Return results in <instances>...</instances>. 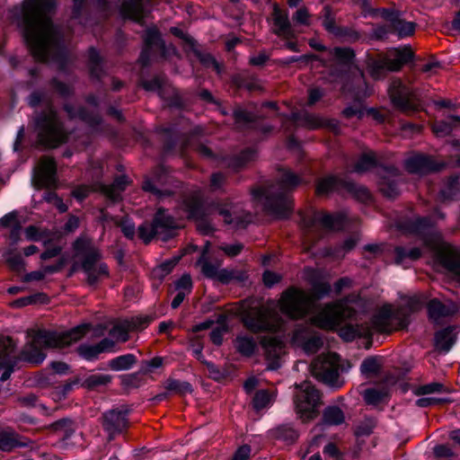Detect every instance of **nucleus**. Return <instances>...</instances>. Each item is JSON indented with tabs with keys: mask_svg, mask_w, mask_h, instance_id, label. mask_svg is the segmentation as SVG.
<instances>
[{
	"mask_svg": "<svg viewBox=\"0 0 460 460\" xmlns=\"http://www.w3.org/2000/svg\"><path fill=\"white\" fill-rule=\"evenodd\" d=\"M128 409L123 405L106 411L102 414V425L110 440L121 434L128 426Z\"/></svg>",
	"mask_w": 460,
	"mask_h": 460,
	"instance_id": "f3484780",
	"label": "nucleus"
},
{
	"mask_svg": "<svg viewBox=\"0 0 460 460\" xmlns=\"http://www.w3.org/2000/svg\"><path fill=\"white\" fill-rule=\"evenodd\" d=\"M427 307L429 319L436 323H439L442 318L450 316L457 311V306L454 303L442 304L437 298L431 299Z\"/></svg>",
	"mask_w": 460,
	"mask_h": 460,
	"instance_id": "a878e982",
	"label": "nucleus"
},
{
	"mask_svg": "<svg viewBox=\"0 0 460 460\" xmlns=\"http://www.w3.org/2000/svg\"><path fill=\"white\" fill-rule=\"evenodd\" d=\"M274 400V394L270 393L267 390H260L258 391L253 398V407L256 410H261L267 406H269L272 401Z\"/></svg>",
	"mask_w": 460,
	"mask_h": 460,
	"instance_id": "09e8293b",
	"label": "nucleus"
},
{
	"mask_svg": "<svg viewBox=\"0 0 460 460\" xmlns=\"http://www.w3.org/2000/svg\"><path fill=\"white\" fill-rule=\"evenodd\" d=\"M56 0H23L13 10L15 21L34 58L62 63L66 57L62 34L52 22Z\"/></svg>",
	"mask_w": 460,
	"mask_h": 460,
	"instance_id": "f257e3e1",
	"label": "nucleus"
},
{
	"mask_svg": "<svg viewBox=\"0 0 460 460\" xmlns=\"http://www.w3.org/2000/svg\"><path fill=\"white\" fill-rule=\"evenodd\" d=\"M376 165V155L373 152L363 154L356 163L353 171L358 173L366 172Z\"/></svg>",
	"mask_w": 460,
	"mask_h": 460,
	"instance_id": "37998d69",
	"label": "nucleus"
},
{
	"mask_svg": "<svg viewBox=\"0 0 460 460\" xmlns=\"http://www.w3.org/2000/svg\"><path fill=\"white\" fill-rule=\"evenodd\" d=\"M322 346V338L319 335L313 333L299 348H301L306 354H313L317 352Z\"/></svg>",
	"mask_w": 460,
	"mask_h": 460,
	"instance_id": "603ef678",
	"label": "nucleus"
},
{
	"mask_svg": "<svg viewBox=\"0 0 460 460\" xmlns=\"http://www.w3.org/2000/svg\"><path fill=\"white\" fill-rule=\"evenodd\" d=\"M386 66L383 59L373 61L368 66V72L375 79H379L384 76Z\"/></svg>",
	"mask_w": 460,
	"mask_h": 460,
	"instance_id": "13d9d810",
	"label": "nucleus"
},
{
	"mask_svg": "<svg viewBox=\"0 0 460 460\" xmlns=\"http://www.w3.org/2000/svg\"><path fill=\"white\" fill-rule=\"evenodd\" d=\"M111 381V376L109 375H93L86 379V384L89 387H96L98 385H104Z\"/></svg>",
	"mask_w": 460,
	"mask_h": 460,
	"instance_id": "680f3d73",
	"label": "nucleus"
},
{
	"mask_svg": "<svg viewBox=\"0 0 460 460\" xmlns=\"http://www.w3.org/2000/svg\"><path fill=\"white\" fill-rule=\"evenodd\" d=\"M394 255L395 262L397 264H403L406 259H410L411 261L419 259L421 255V251L419 248L406 250L405 248L399 246L394 249Z\"/></svg>",
	"mask_w": 460,
	"mask_h": 460,
	"instance_id": "a18cd8bd",
	"label": "nucleus"
},
{
	"mask_svg": "<svg viewBox=\"0 0 460 460\" xmlns=\"http://www.w3.org/2000/svg\"><path fill=\"white\" fill-rule=\"evenodd\" d=\"M145 46L148 48L159 47L164 48V42L162 41L159 31L155 27L148 28L145 33Z\"/></svg>",
	"mask_w": 460,
	"mask_h": 460,
	"instance_id": "3c124183",
	"label": "nucleus"
},
{
	"mask_svg": "<svg viewBox=\"0 0 460 460\" xmlns=\"http://www.w3.org/2000/svg\"><path fill=\"white\" fill-rule=\"evenodd\" d=\"M178 225L164 208H159L154 217L153 224L144 223L138 226V236L145 243H149L154 236L164 241L170 239Z\"/></svg>",
	"mask_w": 460,
	"mask_h": 460,
	"instance_id": "9b49d317",
	"label": "nucleus"
},
{
	"mask_svg": "<svg viewBox=\"0 0 460 460\" xmlns=\"http://www.w3.org/2000/svg\"><path fill=\"white\" fill-rule=\"evenodd\" d=\"M128 183V181L126 176H119L111 185L103 186L102 191L110 199L117 201L120 199L121 192L125 190Z\"/></svg>",
	"mask_w": 460,
	"mask_h": 460,
	"instance_id": "72a5a7b5",
	"label": "nucleus"
},
{
	"mask_svg": "<svg viewBox=\"0 0 460 460\" xmlns=\"http://www.w3.org/2000/svg\"><path fill=\"white\" fill-rule=\"evenodd\" d=\"M400 13H401L399 11L392 8H377L373 12L374 15H378L385 21L389 22L390 25L394 22Z\"/></svg>",
	"mask_w": 460,
	"mask_h": 460,
	"instance_id": "bf43d9fd",
	"label": "nucleus"
},
{
	"mask_svg": "<svg viewBox=\"0 0 460 460\" xmlns=\"http://www.w3.org/2000/svg\"><path fill=\"white\" fill-rule=\"evenodd\" d=\"M346 215L329 214L314 211L301 215L300 226L303 231L304 243L310 246L323 236L326 231H338L345 226Z\"/></svg>",
	"mask_w": 460,
	"mask_h": 460,
	"instance_id": "423d86ee",
	"label": "nucleus"
},
{
	"mask_svg": "<svg viewBox=\"0 0 460 460\" xmlns=\"http://www.w3.org/2000/svg\"><path fill=\"white\" fill-rule=\"evenodd\" d=\"M86 325L76 326L66 332L38 331L31 341L24 346L22 358L31 364H40L46 358L43 349L65 348L79 341L85 333Z\"/></svg>",
	"mask_w": 460,
	"mask_h": 460,
	"instance_id": "20e7f679",
	"label": "nucleus"
},
{
	"mask_svg": "<svg viewBox=\"0 0 460 460\" xmlns=\"http://www.w3.org/2000/svg\"><path fill=\"white\" fill-rule=\"evenodd\" d=\"M14 432L0 431V451L9 452L15 447H24Z\"/></svg>",
	"mask_w": 460,
	"mask_h": 460,
	"instance_id": "79ce46f5",
	"label": "nucleus"
},
{
	"mask_svg": "<svg viewBox=\"0 0 460 460\" xmlns=\"http://www.w3.org/2000/svg\"><path fill=\"white\" fill-rule=\"evenodd\" d=\"M278 432L279 437L288 442H294L298 438V432L289 424L280 426Z\"/></svg>",
	"mask_w": 460,
	"mask_h": 460,
	"instance_id": "4d7b16f0",
	"label": "nucleus"
},
{
	"mask_svg": "<svg viewBox=\"0 0 460 460\" xmlns=\"http://www.w3.org/2000/svg\"><path fill=\"white\" fill-rule=\"evenodd\" d=\"M304 182L305 181L301 175L289 169H279L276 184L267 189L254 190L252 195L262 203L270 215L277 218H286L293 209L290 193Z\"/></svg>",
	"mask_w": 460,
	"mask_h": 460,
	"instance_id": "f03ea898",
	"label": "nucleus"
},
{
	"mask_svg": "<svg viewBox=\"0 0 460 460\" xmlns=\"http://www.w3.org/2000/svg\"><path fill=\"white\" fill-rule=\"evenodd\" d=\"M374 332H390L404 326V320L393 310L391 305H384L372 317L370 324H367Z\"/></svg>",
	"mask_w": 460,
	"mask_h": 460,
	"instance_id": "dca6fc26",
	"label": "nucleus"
},
{
	"mask_svg": "<svg viewBox=\"0 0 460 460\" xmlns=\"http://www.w3.org/2000/svg\"><path fill=\"white\" fill-rule=\"evenodd\" d=\"M148 0H122L120 11L122 14L139 22L146 16V4Z\"/></svg>",
	"mask_w": 460,
	"mask_h": 460,
	"instance_id": "c85d7f7f",
	"label": "nucleus"
},
{
	"mask_svg": "<svg viewBox=\"0 0 460 460\" xmlns=\"http://www.w3.org/2000/svg\"><path fill=\"white\" fill-rule=\"evenodd\" d=\"M333 60L342 66H349L355 58V53L350 48L337 47L329 51Z\"/></svg>",
	"mask_w": 460,
	"mask_h": 460,
	"instance_id": "ea45409f",
	"label": "nucleus"
},
{
	"mask_svg": "<svg viewBox=\"0 0 460 460\" xmlns=\"http://www.w3.org/2000/svg\"><path fill=\"white\" fill-rule=\"evenodd\" d=\"M14 343L9 337H0V369H4L0 380L6 381L13 371L16 358L13 355Z\"/></svg>",
	"mask_w": 460,
	"mask_h": 460,
	"instance_id": "aec40b11",
	"label": "nucleus"
},
{
	"mask_svg": "<svg viewBox=\"0 0 460 460\" xmlns=\"http://www.w3.org/2000/svg\"><path fill=\"white\" fill-rule=\"evenodd\" d=\"M405 168L409 172L425 174L437 172L441 165L437 164L430 156L425 155H415L404 162Z\"/></svg>",
	"mask_w": 460,
	"mask_h": 460,
	"instance_id": "b1692460",
	"label": "nucleus"
},
{
	"mask_svg": "<svg viewBox=\"0 0 460 460\" xmlns=\"http://www.w3.org/2000/svg\"><path fill=\"white\" fill-rule=\"evenodd\" d=\"M130 327L128 319L116 323L109 332L111 337L118 341L125 342L128 340Z\"/></svg>",
	"mask_w": 460,
	"mask_h": 460,
	"instance_id": "c03bdc74",
	"label": "nucleus"
},
{
	"mask_svg": "<svg viewBox=\"0 0 460 460\" xmlns=\"http://www.w3.org/2000/svg\"><path fill=\"white\" fill-rule=\"evenodd\" d=\"M245 327L253 332L276 331L280 326V317L275 309L269 305L253 308L243 316Z\"/></svg>",
	"mask_w": 460,
	"mask_h": 460,
	"instance_id": "f8f14e48",
	"label": "nucleus"
},
{
	"mask_svg": "<svg viewBox=\"0 0 460 460\" xmlns=\"http://www.w3.org/2000/svg\"><path fill=\"white\" fill-rule=\"evenodd\" d=\"M57 164L53 158L43 157L34 169L33 181L39 188H51L56 185Z\"/></svg>",
	"mask_w": 460,
	"mask_h": 460,
	"instance_id": "6ab92c4d",
	"label": "nucleus"
},
{
	"mask_svg": "<svg viewBox=\"0 0 460 460\" xmlns=\"http://www.w3.org/2000/svg\"><path fill=\"white\" fill-rule=\"evenodd\" d=\"M376 424L373 420H366L359 423L355 430V435L359 437L369 436L375 428Z\"/></svg>",
	"mask_w": 460,
	"mask_h": 460,
	"instance_id": "052dcab7",
	"label": "nucleus"
},
{
	"mask_svg": "<svg viewBox=\"0 0 460 460\" xmlns=\"http://www.w3.org/2000/svg\"><path fill=\"white\" fill-rule=\"evenodd\" d=\"M386 393L376 388L366 389L363 393V398L367 404L376 405L381 402Z\"/></svg>",
	"mask_w": 460,
	"mask_h": 460,
	"instance_id": "864d4df0",
	"label": "nucleus"
},
{
	"mask_svg": "<svg viewBox=\"0 0 460 460\" xmlns=\"http://www.w3.org/2000/svg\"><path fill=\"white\" fill-rule=\"evenodd\" d=\"M266 359L269 361L268 369L275 370L279 367V358L284 354V343L277 337H264L261 341Z\"/></svg>",
	"mask_w": 460,
	"mask_h": 460,
	"instance_id": "4be33fe9",
	"label": "nucleus"
},
{
	"mask_svg": "<svg viewBox=\"0 0 460 460\" xmlns=\"http://www.w3.org/2000/svg\"><path fill=\"white\" fill-rule=\"evenodd\" d=\"M444 391V385L438 382H432L427 385H420L416 388L415 394L417 395H424L434 393H441Z\"/></svg>",
	"mask_w": 460,
	"mask_h": 460,
	"instance_id": "6e6d98bb",
	"label": "nucleus"
},
{
	"mask_svg": "<svg viewBox=\"0 0 460 460\" xmlns=\"http://www.w3.org/2000/svg\"><path fill=\"white\" fill-rule=\"evenodd\" d=\"M89 68L93 77L100 78L102 75V64L99 52L91 48L88 51Z\"/></svg>",
	"mask_w": 460,
	"mask_h": 460,
	"instance_id": "49530a36",
	"label": "nucleus"
},
{
	"mask_svg": "<svg viewBox=\"0 0 460 460\" xmlns=\"http://www.w3.org/2000/svg\"><path fill=\"white\" fill-rule=\"evenodd\" d=\"M339 334L344 341H350L357 337H370L372 332L368 326L349 324L341 327Z\"/></svg>",
	"mask_w": 460,
	"mask_h": 460,
	"instance_id": "2f4dec72",
	"label": "nucleus"
},
{
	"mask_svg": "<svg viewBox=\"0 0 460 460\" xmlns=\"http://www.w3.org/2000/svg\"><path fill=\"white\" fill-rule=\"evenodd\" d=\"M55 431H59L64 434V438H70L75 432V425L70 419H61L55 421L52 425Z\"/></svg>",
	"mask_w": 460,
	"mask_h": 460,
	"instance_id": "8fccbe9b",
	"label": "nucleus"
},
{
	"mask_svg": "<svg viewBox=\"0 0 460 460\" xmlns=\"http://www.w3.org/2000/svg\"><path fill=\"white\" fill-rule=\"evenodd\" d=\"M64 110L71 119H79L90 126L98 125L101 121L100 116L94 111L86 112L84 109H75L72 104H66Z\"/></svg>",
	"mask_w": 460,
	"mask_h": 460,
	"instance_id": "c756f323",
	"label": "nucleus"
},
{
	"mask_svg": "<svg viewBox=\"0 0 460 460\" xmlns=\"http://www.w3.org/2000/svg\"><path fill=\"white\" fill-rule=\"evenodd\" d=\"M459 195V181L457 176L448 179L440 190L439 199L443 201L456 199Z\"/></svg>",
	"mask_w": 460,
	"mask_h": 460,
	"instance_id": "58836bf2",
	"label": "nucleus"
},
{
	"mask_svg": "<svg viewBox=\"0 0 460 460\" xmlns=\"http://www.w3.org/2000/svg\"><path fill=\"white\" fill-rule=\"evenodd\" d=\"M341 188H344L349 192H352L362 201H367L370 199V193L365 187L341 181L335 176H328L321 179L317 183L316 192L318 195H323L339 190Z\"/></svg>",
	"mask_w": 460,
	"mask_h": 460,
	"instance_id": "a211bd4d",
	"label": "nucleus"
},
{
	"mask_svg": "<svg viewBox=\"0 0 460 460\" xmlns=\"http://www.w3.org/2000/svg\"><path fill=\"white\" fill-rule=\"evenodd\" d=\"M137 363L134 354H125L108 361L107 366L113 371H125L130 369Z\"/></svg>",
	"mask_w": 460,
	"mask_h": 460,
	"instance_id": "f704fd0d",
	"label": "nucleus"
},
{
	"mask_svg": "<svg viewBox=\"0 0 460 460\" xmlns=\"http://www.w3.org/2000/svg\"><path fill=\"white\" fill-rule=\"evenodd\" d=\"M381 369L379 358L368 357L363 360L360 366V371L364 376H369L378 374Z\"/></svg>",
	"mask_w": 460,
	"mask_h": 460,
	"instance_id": "de8ad7c7",
	"label": "nucleus"
},
{
	"mask_svg": "<svg viewBox=\"0 0 460 460\" xmlns=\"http://www.w3.org/2000/svg\"><path fill=\"white\" fill-rule=\"evenodd\" d=\"M343 115L346 118L358 117V119L362 118L364 115V111L361 108V104L359 102L355 103L354 105H349L343 110Z\"/></svg>",
	"mask_w": 460,
	"mask_h": 460,
	"instance_id": "338daca9",
	"label": "nucleus"
},
{
	"mask_svg": "<svg viewBox=\"0 0 460 460\" xmlns=\"http://www.w3.org/2000/svg\"><path fill=\"white\" fill-rule=\"evenodd\" d=\"M182 206L187 217L199 220L197 225V228L201 234H209L213 232L214 228L212 226L202 219L204 214L199 198L192 197L185 199Z\"/></svg>",
	"mask_w": 460,
	"mask_h": 460,
	"instance_id": "412c9836",
	"label": "nucleus"
},
{
	"mask_svg": "<svg viewBox=\"0 0 460 460\" xmlns=\"http://www.w3.org/2000/svg\"><path fill=\"white\" fill-rule=\"evenodd\" d=\"M234 118L237 124H247L257 119V115L243 109H236L234 111Z\"/></svg>",
	"mask_w": 460,
	"mask_h": 460,
	"instance_id": "5fc2aeb1",
	"label": "nucleus"
},
{
	"mask_svg": "<svg viewBox=\"0 0 460 460\" xmlns=\"http://www.w3.org/2000/svg\"><path fill=\"white\" fill-rule=\"evenodd\" d=\"M346 316L343 300L327 304L310 318V323L296 325L291 336V343L299 348L314 333L312 325L324 330H334Z\"/></svg>",
	"mask_w": 460,
	"mask_h": 460,
	"instance_id": "39448f33",
	"label": "nucleus"
},
{
	"mask_svg": "<svg viewBox=\"0 0 460 460\" xmlns=\"http://www.w3.org/2000/svg\"><path fill=\"white\" fill-rule=\"evenodd\" d=\"M272 20L274 25V32L284 38H291L294 36L293 30L286 12L282 11L277 4L273 7Z\"/></svg>",
	"mask_w": 460,
	"mask_h": 460,
	"instance_id": "cd10ccee",
	"label": "nucleus"
},
{
	"mask_svg": "<svg viewBox=\"0 0 460 460\" xmlns=\"http://www.w3.org/2000/svg\"><path fill=\"white\" fill-rule=\"evenodd\" d=\"M114 346L115 343L113 341L105 338L97 344H82L77 348V351L82 358L87 360H93L95 359L98 355L102 352L112 351Z\"/></svg>",
	"mask_w": 460,
	"mask_h": 460,
	"instance_id": "bb28decb",
	"label": "nucleus"
},
{
	"mask_svg": "<svg viewBox=\"0 0 460 460\" xmlns=\"http://www.w3.org/2000/svg\"><path fill=\"white\" fill-rule=\"evenodd\" d=\"M388 91L393 104L399 111L409 113L419 110L420 97L417 91L405 85L401 80H394Z\"/></svg>",
	"mask_w": 460,
	"mask_h": 460,
	"instance_id": "2eb2a0df",
	"label": "nucleus"
},
{
	"mask_svg": "<svg viewBox=\"0 0 460 460\" xmlns=\"http://www.w3.org/2000/svg\"><path fill=\"white\" fill-rule=\"evenodd\" d=\"M404 229L420 236L439 263L449 272L460 278V251L445 243L440 233L434 229L430 218L419 217L407 224Z\"/></svg>",
	"mask_w": 460,
	"mask_h": 460,
	"instance_id": "7ed1b4c3",
	"label": "nucleus"
},
{
	"mask_svg": "<svg viewBox=\"0 0 460 460\" xmlns=\"http://www.w3.org/2000/svg\"><path fill=\"white\" fill-rule=\"evenodd\" d=\"M120 227H121V231H122L123 234L127 238H128V239L134 238L136 228H135V224L131 220H129L128 218L122 220L120 222Z\"/></svg>",
	"mask_w": 460,
	"mask_h": 460,
	"instance_id": "774afa93",
	"label": "nucleus"
},
{
	"mask_svg": "<svg viewBox=\"0 0 460 460\" xmlns=\"http://www.w3.org/2000/svg\"><path fill=\"white\" fill-rule=\"evenodd\" d=\"M313 291L317 298H323L331 292V286L327 282H315L313 284Z\"/></svg>",
	"mask_w": 460,
	"mask_h": 460,
	"instance_id": "0e129e2a",
	"label": "nucleus"
},
{
	"mask_svg": "<svg viewBox=\"0 0 460 460\" xmlns=\"http://www.w3.org/2000/svg\"><path fill=\"white\" fill-rule=\"evenodd\" d=\"M234 343L236 350L245 357H251L257 349L256 341L246 334L238 335Z\"/></svg>",
	"mask_w": 460,
	"mask_h": 460,
	"instance_id": "473e14b6",
	"label": "nucleus"
},
{
	"mask_svg": "<svg viewBox=\"0 0 460 460\" xmlns=\"http://www.w3.org/2000/svg\"><path fill=\"white\" fill-rule=\"evenodd\" d=\"M460 122L459 116H449L446 120L437 121L432 125V130L437 137H446L449 135L452 130Z\"/></svg>",
	"mask_w": 460,
	"mask_h": 460,
	"instance_id": "e433bc0d",
	"label": "nucleus"
},
{
	"mask_svg": "<svg viewBox=\"0 0 460 460\" xmlns=\"http://www.w3.org/2000/svg\"><path fill=\"white\" fill-rule=\"evenodd\" d=\"M292 119L298 125L305 126L310 128H316L322 125V120L306 111L292 113Z\"/></svg>",
	"mask_w": 460,
	"mask_h": 460,
	"instance_id": "a19ab883",
	"label": "nucleus"
},
{
	"mask_svg": "<svg viewBox=\"0 0 460 460\" xmlns=\"http://www.w3.org/2000/svg\"><path fill=\"white\" fill-rule=\"evenodd\" d=\"M74 249L77 255L84 257L82 268L90 285H95L102 278L108 277V267L105 263L100 261L101 253L89 239L77 238L74 243Z\"/></svg>",
	"mask_w": 460,
	"mask_h": 460,
	"instance_id": "6e6552de",
	"label": "nucleus"
},
{
	"mask_svg": "<svg viewBox=\"0 0 460 460\" xmlns=\"http://www.w3.org/2000/svg\"><path fill=\"white\" fill-rule=\"evenodd\" d=\"M309 13L307 8L301 7L296 10V12L293 15V21L296 23L302 24V25H308L309 24Z\"/></svg>",
	"mask_w": 460,
	"mask_h": 460,
	"instance_id": "69168bd1",
	"label": "nucleus"
},
{
	"mask_svg": "<svg viewBox=\"0 0 460 460\" xmlns=\"http://www.w3.org/2000/svg\"><path fill=\"white\" fill-rule=\"evenodd\" d=\"M210 243L206 242L202 248L201 254L198 259L196 265L200 268V271L204 277L209 279L217 280L222 284H229L230 282L243 281L245 276L243 272L230 270L222 269V260L209 256Z\"/></svg>",
	"mask_w": 460,
	"mask_h": 460,
	"instance_id": "1a4fd4ad",
	"label": "nucleus"
},
{
	"mask_svg": "<svg viewBox=\"0 0 460 460\" xmlns=\"http://www.w3.org/2000/svg\"><path fill=\"white\" fill-rule=\"evenodd\" d=\"M390 27L396 33L399 39H404L414 34L416 23L413 22L404 21L401 18L400 13Z\"/></svg>",
	"mask_w": 460,
	"mask_h": 460,
	"instance_id": "c9c22d12",
	"label": "nucleus"
},
{
	"mask_svg": "<svg viewBox=\"0 0 460 460\" xmlns=\"http://www.w3.org/2000/svg\"><path fill=\"white\" fill-rule=\"evenodd\" d=\"M456 335L454 332L453 327H447L438 331L435 335V345L439 350L445 353L448 352L452 346L455 344Z\"/></svg>",
	"mask_w": 460,
	"mask_h": 460,
	"instance_id": "7c9ffc66",
	"label": "nucleus"
},
{
	"mask_svg": "<svg viewBox=\"0 0 460 460\" xmlns=\"http://www.w3.org/2000/svg\"><path fill=\"white\" fill-rule=\"evenodd\" d=\"M311 298L303 290L289 288L285 291L279 305L281 313L291 319H299L305 316L311 307Z\"/></svg>",
	"mask_w": 460,
	"mask_h": 460,
	"instance_id": "ddd939ff",
	"label": "nucleus"
},
{
	"mask_svg": "<svg viewBox=\"0 0 460 460\" xmlns=\"http://www.w3.org/2000/svg\"><path fill=\"white\" fill-rule=\"evenodd\" d=\"M323 422L330 426H338L344 422L345 415L338 406H328L323 411Z\"/></svg>",
	"mask_w": 460,
	"mask_h": 460,
	"instance_id": "4c0bfd02",
	"label": "nucleus"
},
{
	"mask_svg": "<svg viewBox=\"0 0 460 460\" xmlns=\"http://www.w3.org/2000/svg\"><path fill=\"white\" fill-rule=\"evenodd\" d=\"M177 291L186 292L190 294L192 289V280L189 274H184L175 282Z\"/></svg>",
	"mask_w": 460,
	"mask_h": 460,
	"instance_id": "e2e57ef3",
	"label": "nucleus"
},
{
	"mask_svg": "<svg viewBox=\"0 0 460 460\" xmlns=\"http://www.w3.org/2000/svg\"><path fill=\"white\" fill-rule=\"evenodd\" d=\"M413 54L410 48L402 49H394L390 51L384 58L385 65L387 71L396 72L399 71L403 65L407 64L412 59Z\"/></svg>",
	"mask_w": 460,
	"mask_h": 460,
	"instance_id": "393cba45",
	"label": "nucleus"
},
{
	"mask_svg": "<svg viewBox=\"0 0 460 460\" xmlns=\"http://www.w3.org/2000/svg\"><path fill=\"white\" fill-rule=\"evenodd\" d=\"M297 392L294 397L295 410L298 418L304 421L315 419L319 413V392L307 381L296 385Z\"/></svg>",
	"mask_w": 460,
	"mask_h": 460,
	"instance_id": "9d476101",
	"label": "nucleus"
},
{
	"mask_svg": "<svg viewBox=\"0 0 460 460\" xmlns=\"http://www.w3.org/2000/svg\"><path fill=\"white\" fill-rule=\"evenodd\" d=\"M35 129L39 142L47 147H57L67 138V133L52 106H48L44 111L37 115Z\"/></svg>",
	"mask_w": 460,
	"mask_h": 460,
	"instance_id": "0eeeda50",
	"label": "nucleus"
},
{
	"mask_svg": "<svg viewBox=\"0 0 460 460\" xmlns=\"http://www.w3.org/2000/svg\"><path fill=\"white\" fill-rule=\"evenodd\" d=\"M340 357L332 352L319 356L311 365L312 374L324 384L340 386Z\"/></svg>",
	"mask_w": 460,
	"mask_h": 460,
	"instance_id": "4468645a",
	"label": "nucleus"
},
{
	"mask_svg": "<svg viewBox=\"0 0 460 460\" xmlns=\"http://www.w3.org/2000/svg\"><path fill=\"white\" fill-rule=\"evenodd\" d=\"M379 189L385 196L393 199L399 194L398 170L394 166L384 167L379 170Z\"/></svg>",
	"mask_w": 460,
	"mask_h": 460,
	"instance_id": "5701e85b",
	"label": "nucleus"
}]
</instances>
